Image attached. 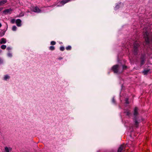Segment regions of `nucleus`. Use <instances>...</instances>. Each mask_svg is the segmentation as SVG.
I'll list each match as a JSON object with an SVG mask.
<instances>
[{
    "label": "nucleus",
    "mask_w": 152,
    "mask_h": 152,
    "mask_svg": "<svg viewBox=\"0 0 152 152\" xmlns=\"http://www.w3.org/2000/svg\"><path fill=\"white\" fill-rule=\"evenodd\" d=\"M8 56L9 57H11L12 56V54L11 53H8Z\"/></svg>",
    "instance_id": "25"
},
{
    "label": "nucleus",
    "mask_w": 152,
    "mask_h": 152,
    "mask_svg": "<svg viewBox=\"0 0 152 152\" xmlns=\"http://www.w3.org/2000/svg\"><path fill=\"white\" fill-rule=\"evenodd\" d=\"M33 11L34 12H40V10L37 7H35L33 9Z\"/></svg>",
    "instance_id": "6"
},
{
    "label": "nucleus",
    "mask_w": 152,
    "mask_h": 152,
    "mask_svg": "<svg viewBox=\"0 0 152 152\" xmlns=\"http://www.w3.org/2000/svg\"><path fill=\"white\" fill-rule=\"evenodd\" d=\"M12 11V9L11 8H10L9 9H6V10H4L3 11V13H5V14L8 13H10V12Z\"/></svg>",
    "instance_id": "9"
},
{
    "label": "nucleus",
    "mask_w": 152,
    "mask_h": 152,
    "mask_svg": "<svg viewBox=\"0 0 152 152\" xmlns=\"http://www.w3.org/2000/svg\"><path fill=\"white\" fill-rule=\"evenodd\" d=\"M21 20L20 19H18L16 20L15 23L17 26L18 27L21 26Z\"/></svg>",
    "instance_id": "3"
},
{
    "label": "nucleus",
    "mask_w": 152,
    "mask_h": 152,
    "mask_svg": "<svg viewBox=\"0 0 152 152\" xmlns=\"http://www.w3.org/2000/svg\"><path fill=\"white\" fill-rule=\"evenodd\" d=\"M119 69V66L117 65L113 66L112 67V69L115 73H117L118 72Z\"/></svg>",
    "instance_id": "2"
},
{
    "label": "nucleus",
    "mask_w": 152,
    "mask_h": 152,
    "mask_svg": "<svg viewBox=\"0 0 152 152\" xmlns=\"http://www.w3.org/2000/svg\"><path fill=\"white\" fill-rule=\"evenodd\" d=\"M58 59L59 60H61L62 59V57H59V58H58Z\"/></svg>",
    "instance_id": "32"
},
{
    "label": "nucleus",
    "mask_w": 152,
    "mask_h": 152,
    "mask_svg": "<svg viewBox=\"0 0 152 152\" xmlns=\"http://www.w3.org/2000/svg\"><path fill=\"white\" fill-rule=\"evenodd\" d=\"M138 109L137 107H135L134 108V115L135 116H136L138 114Z\"/></svg>",
    "instance_id": "12"
},
{
    "label": "nucleus",
    "mask_w": 152,
    "mask_h": 152,
    "mask_svg": "<svg viewBox=\"0 0 152 152\" xmlns=\"http://www.w3.org/2000/svg\"><path fill=\"white\" fill-rule=\"evenodd\" d=\"M6 46L5 45H2L1 46V48L3 50H4L6 48Z\"/></svg>",
    "instance_id": "15"
},
{
    "label": "nucleus",
    "mask_w": 152,
    "mask_h": 152,
    "mask_svg": "<svg viewBox=\"0 0 152 152\" xmlns=\"http://www.w3.org/2000/svg\"><path fill=\"white\" fill-rule=\"evenodd\" d=\"M16 29L17 27L15 26H12V30H13V31H15L16 30Z\"/></svg>",
    "instance_id": "17"
},
{
    "label": "nucleus",
    "mask_w": 152,
    "mask_h": 152,
    "mask_svg": "<svg viewBox=\"0 0 152 152\" xmlns=\"http://www.w3.org/2000/svg\"><path fill=\"white\" fill-rule=\"evenodd\" d=\"M124 113H125L126 115L129 116L130 114V111L129 110H127L124 112Z\"/></svg>",
    "instance_id": "13"
},
{
    "label": "nucleus",
    "mask_w": 152,
    "mask_h": 152,
    "mask_svg": "<svg viewBox=\"0 0 152 152\" xmlns=\"http://www.w3.org/2000/svg\"><path fill=\"white\" fill-rule=\"evenodd\" d=\"M12 150V148L11 147H5L4 148L5 152H9Z\"/></svg>",
    "instance_id": "8"
},
{
    "label": "nucleus",
    "mask_w": 152,
    "mask_h": 152,
    "mask_svg": "<svg viewBox=\"0 0 152 152\" xmlns=\"http://www.w3.org/2000/svg\"><path fill=\"white\" fill-rule=\"evenodd\" d=\"M70 0H63L60 2V4H61V6L64 5V4L68 2Z\"/></svg>",
    "instance_id": "10"
},
{
    "label": "nucleus",
    "mask_w": 152,
    "mask_h": 152,
    "mask_svg": "<svg viewBox=\"0 0 152 152\" xmlns=\"http://www.w3.org/2000/svg\"><path fill=\"white\" fill-rule=\"evenodd\" d=\"M1 52V50H0V53Z\"/></svg>",
    "instance_id": "34"
},
{
    "label": "nucleus",
    "mask_w": 152,
    "mask_h": 152,
    "mask_svg": "<svg viewBox=\"0 0 152 152\" xmlns=\"http://www.w3.org/2000/svg\"><path fill=\"white\" fill-rule=\"evenodd\" d=\"M126 103L127 104H128L129 103V101H128V99H127L126 100Z\"/></svg>",
    "instance_id": "24"
},
{
    "label": "nucleus",
    "mask_w": 152,
    "mask_h": 152,
    "mask_svg": "<svg viewBox=\"0 0 152 152\" xmlns=\"http://www.w3.org/2000/svg\"><path fill=\"white\" fill-rule=\"evenodd\" d=\"M2 62V60L0 58V64Z\"/></svg>",
    "instance_id": "30"
},
{
    "label": "nucleus",
    "mask_w": 152,
    "mask_h": 152,
    "mask_svg": "<svg viewBox=\"0 0 152 152\" xmlns=\"http://www.w3.org/2000/svg\"><path fill=\"white\" fill-rule=\"evenodd\" d=\"M125 148L124 145H121L119 147L118 152H122L123 151H124V149Z\"/></svg>",
    "instance_id": "4"
},
{
    "label": "nucleus",
    "mask_w": 152,
    "mask_h": 152,
    "mask_svg": "<svg viewBox=\"0 0 152 152\" xmlns=\"http://www.w3.org/2000/svg\"><path fill=\"white\" fill-rule=\"evenodd\" d=\"M126 66L125 65L123 66V69H126Z\"/></svg>",
    "instance_id": "26"
},
{
    "label": "nucleus",
    "mask_w": 152,
    "mask_h": 152,
    "mask_svg": "<svg viewBox=\"0 0 152 152\" xmlns=\"http://www.w3.org/2000/svg\"><path fill=\"white\" fill-rule=\"evenodd\" d=\"M6 42V40L5 39L2 38L0 40V43L1 44H5Z\"/></svg>",
    "instance_id": "11"
},
{
    "label": "nucleus",
    "mask_w": 152,
    "mask_h": 152,
    "mask_svg": "<svg viewBox=\"0 0 152 152\" xmlns=\"http://www.w3.org/2000/svg\"><path fill=\"white\" fill-rule=\"evenodd\" d=\"M139 45L138 43L135 42L134 44V52H137V48L139 46Z\"/></svg>",
    "instance_id": "5"
},
{
    "label": "nucleus",
    "mask_w": 152,
    "mask_h": 152,
    "mask_svg": "<svg viewBox=\"0 0 152 152\" xmlns=\"http://www.w3.org/2000/svg\"><path fill=\"white\" fill-rule=\"evenodd\" d=\"M49 49L51 50H54L55 49V48L54 46H51L49 47Z\"/></svg>",
    "instance_id": "18"
},
{
    "label": "nucleus",
    "mask_w": 152,
    "mask_h": 152,
    "mask_svg": "<svg viewBox=\"0 0 152 152\" xmlns=\"http://www.w3.org/2000/svg\"><path fill=\"white\" fill-rule=\"evenodd\" d=\"M71 47L70 45H69L66 47V50H70L71 49Z\"/></svg>",
    "instance_id": "16"
},
{
    "label": "nucleus",
    "mask_w": 152,
    "mask_h": 152,
    "mask_svg": "<svg viewBox=\"0 0 152 152\" xmlns=\"http://www.w3.org/2000/svg\"><path fill=\"white\" fill-rule=\"evenodd\" d=\"M148 70H145L143 71V73L145 75L148 73Z\"/></svg>",
    "instance_id": "22"
},
{
    "label": "nucleus",
    "mask_w": 152,
    "mask_h": 152,
    "mask_svg": "<svg viewBox=\"0 0 152 152\" xmlns=\"http://www.w3.org/2000/svg\"><path fill=\"white\" fill-rule=\"evenodd\" d=\"M7 2V0H1L0 1V6H3Z\"/></svg>",
    "instance_id": "7"
},
{
    "label": "nucleus",
    "mask_w": 152,
    "mask_h": 152,
    "mask_svg": "<svg viewBox=\"0 0 152 152\" xmlns=\"http://www.w3.org/2000/svg\"><path fill=\"white\" fill-rule=\"evenodd\" d=\"M143 35L146 43H148L150 42V38L148 32L146 31L145 33L143 32Z\"/></svg>",
    "instance_id": "1"
},
{
    "label": "nucleus",
    "mask_w": 152,
    "mask_h": 152,
    "mask_svg": "<svg viewBox=\"0 0 152 152\" xmlns=\"http://www.w3.org/2000/svg\"><path fill=\"white\" fill-rule=\"evenodd\" d=\"M64 48L63 46H61L60 48V50L63 51L64 50Z\"/></svg>",
    "instance_id": "19"
},
{
    "label": "nucleus",
    "mask_w": 152,
    "mask_h": 152,
    "mask_svg": "<svg viewBox=\"0 0 152 152\" xmlns=\"http://www.w3.org/2000/svg\"><path fill=\"white\" fill-rule=\"evenodd\" d=\"M3 8L2 7L0 8V12L2 10Z\"/></svg>",
    "instance_id": "31"
},
{
    "label": "nucleus",
    "mask_w": 152,
    "mask_h": 152,
    "mask_svg": "<svg viewBox=\"0 0 152 152\" xmlns=\"http://www.w3.org/2000/svg\"><path fill=\"white\" fill-rule=\"evenodd\" d=\"M142 58V60L141 61V65H142L144 64V60L143 59V58Z\"/></svg>",
    "instance_id": "20"
},
{
    "label": "nucleus",
    "mask_w": 152,
    "mask_h": 152,
    "mask_svg": "<svg viewBox=\"0 0 152 152\" xmlns=\"http://www.w3.org/2000/svg\"><path fill=\"white\" fill-rule=\"evenodd\" d=\"M56 44V42L54 41H52L50 42V44L52 45H55Z\"/></svg>",
    "instance_id": "21"
},
{
    "label": "nucleus",
    "mask_w": 152,
    "mask_h": 152,
    "mask_svg": "<svg viewBox=\"0 0 152 152\" xmlns=\"http://www.w3.org/2000/svg\"><path fill=\"white\" fill-rule=\"evenodd\" d=\"M1 24L0 23V27H1Z\"/></svg>",
    "instance_id": "33"
},
{
    "label": "nucleus",
    "mask_w": 152,
    "mask_h": 152,
    "mask_svg": "<svg viewBox=\"0 0 152 152\" xmlns=\"http://www.w3.org/2000/svg\"><path fill=\"white\" fill-rule=\"evenodd\" d=\"M112 101H113V102L114 103H115V100L114 98H113V99H112Z\"/></svg>",
    "instance_id": "29"
},
{
    "label": "nucleus",
    "mask_w": 152,
    "mask_h": 152,
    "mask_svg": "<svg viewBox=\"0 0 152 152\" xmlns=\"http://www.w3.org/2000/svg\"><path fill=\"white\" fill-rule=\"evenodd\" d=\"M10 78V76L8 75H5L4 77V80H6L7 79Z\"/></svg>",
    "instance_id": "14"
},
{
    "label": "nucleus",
    "mask_w": 152,
    "mask_h": 152,
    "mask_svg": "<svg viewBox=\"0 0 152 152\" xmlns=\"http://www.w3.org/2000/svg\"><path fill=\"white\" fill-rule=\"evenodd\" d=\"M15 20L14 19H12L11 20V22L12 23H15Z\"/></svg>",
    "instance_id": "23"
},
{
    "label": "nucleus",
    "mask_w": 152,
    "mask_h": 152,
    "mask_svg": "<svg viewBox=\"0 0 152 152\" xmlns=\"http://www.w3.org/2000/svg\"><path fill=\"white\" fill-rule=\"evenodd\" d=\"M135 124L136 125H137L138 124V122L136 120H135Z\"/></svg>",
    "instance_id": "28"
},
{
    "label": "nucleus",
    "mask_w": 152,
    "mask_h": 152,
    "mask_svg": "<svg viewBox=\"0 0 152 152\" xmlns=\"http://www.w3.org/2000/svg\"><path fill=\"white\" fill-rule=\"evenodd\" d=\"M7 49L8 50H10L11 49V48L10 47H8L7 48Z\"/></svg>",
    "instance_id": "27"
}]
</instances>
